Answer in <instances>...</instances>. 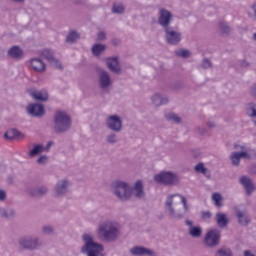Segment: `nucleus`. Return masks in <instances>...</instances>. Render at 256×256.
<instances>
[{"mask_svg":"<svg viewBox=\"0 0 256 256\" xmlns=\"http://www.w3.org/2000/svg\"><path fill=\"white\" fill-rule=\"evenodd\" d=\"M164 209L169 219L181 221L185 214L189 212V204L187 198L181 194H171L166 197Z\"/></svg>","mask_w":256,"mask_h":256,"instance_id":"nucleus-1","label":"nucleus"},{"mask_svg":"<svg viewBox=\"0 0 256 256\" xmlns=\"http://www.w3.org/2000/svg\"><path fill=\"white\" fill-rule=\"evenodd\" d=\"M97 235L105 243H115L121 237V227L113 220H103L98 225Z\"/></svg>","mask_w":256,"mask_h":256,"instance_id":"nucleus-2","label":"nucleus"},{"mask_svg":"<svg viewBox=\"0 0 256 256\" xmlns=\"http://www.w3.org/2000/svg\"><path fill=\"white\" fill-rule=\"evenodd\" d=\"M83 245L80 251L83 255L87 256H103V251L105 247L103 244L95 241V236L91 233H85L82 235Z\"/></svg>","mask_w":256,"mask_h":256,"instance_id":"nucleus-3","label":"nucleus"},{"mask_svg":"<svg viewBox=\"0 0 256 256\" xmlns=\"http://www.w3.org/2000/svg\"><path fill=\"white\" fill-rule=\"evenodd\" d=\"M73 122L71 115L64 110H57L53 115V131L57 134L67 133L70 131Z\"/></svg>","mask_w":256,"mask_h":256,"instance_id":"nucleus-4","label":"nucleus"},{"mask_svg":"<svg viewBox=\"0 0 256 256\" xmlns=\"http://www.w3.org/2000/svg\"><path fill=\"white\" fill-rule=\"evenodd\" d=\"M17 247L20 251H39L43 247V240L33 234L21 236L17 240Z\"/></svg>","mask_w":256,"mask_h":256,"instance_id":"nucleus-5","label":"nucleus"},{"mask_svg":"<svg viewBox=\"0 0 256 256\" xmlns=\"http://www.w3.org/2000/svg\"><path fill=\"white\" fill-rule=\"evenodd\" d=\"M112 192L119 201H131L133 197V187L129 183L121 180H116L112 183Z\"/></svg>","mask_w":256,"mask_h":256,"instance_id":"nucleus-6","label":"nucleus"},{"mask_svg":"<svg viewBox=\"0 0 256 256\" xmlns=\"http://www.w3.org/2000/svg\"><path fill=\"white\" fill-rule=\"evenodd\" d=\"M97 83L101 93H104V95L111 93V89H113V78H111L109 71L99 68L97 70Z\"/></svg>","mask_w":256,"mask_h":256,"instance_id":"nucleus-7","label":"nucleus"},{"mask_svg":"<svg viewBox=\"0 0 256 256\" xmlns=\"http://www.w3.org/2000/svg\"><path fill=\"white\" fill-rule=\"evenodd\" d=\"M164 39L168 45H179L183 39V34L179 31V28L169 26L164 28Z\"/></svg>","mask_w":256,"mask_h":256,"instance_id":"nucleus-8","label":"nucleus"},{"mask_svg":"<svg viewBox=\"0 0 256 256\" xmlns=\"http://www.w3.org/2000/svg\"><path fill=\"white\" fill-rule=\"evenodd\" d=\"M154 181L162 185H175L179 181V176L171 171H163L154 176Z\"/></svg>","mask_w":256,"mask_h":256,"instance_id":"nucleus-9","label":"nucleus"},{"mask_svg":"<svg viewBox=\"0 0 256 256\" xmlns=\"http://www.w3.org/2000/svg\"><path fill=\"white\" fill-rule=\"evenodd\" d=\"M105 126L114 133H121L123 131V119L117 114L109 115L105 119Z\"/></svg>","mask_w":256,"mask_h":256,"instance_id":"nucleus-10","label":"nucleus"},{"mask_svg":"<svg viewBox=\"0 0 256 256\" xmlns=\"http://www.w3.org/2000/svg\"><path fill=\"white\" fill-rule=\"evenodd\" d=\"M173 21V13L165 8H160L158 11L157 23L162 27V29H167L171 27Z\"/></svg>","mask_w":256,"mask_h":256,"instance_id":"nucleus-11","label":"nucleus"},{"mask_svg":"<svg viewBox=\"0 0 256 256\" xmlns=\"http://www.w3.org/2000/svg\"><path fill=\"white\" fill-rule=\"evenodd\" d=\"M234 215L241 227H249V224L251 223V216H249L247 208L236 206L234 208Z\"/></svg>","mask_w":256,"mask_h":256,"instance_id":"nucleus-12","label":"nucleus"},{"mask_svg":"<svg viewBox=\"0 0 256 256\" xmlns=\"http://www.w3.org/2000/svg\"><path fill=\"white\" fill-rule=\"evenodd\" d=\"M71 187V181L67 179L59 180L54 186L55 197H65L69 193Z\"/></svg>","mask_w":256,"mask_h":256,"instance_id":"nucleus-13","label":"nucleus"},{"mask_svg":"<svg viewBox=\"0 0 256 256\" xmlns=\"http://www.w3.org/2000/svg\"><path fill=\"white\" fill-rule=\"evenodd\" d=\"M221 239V232L217 229L210 230L206 233L204 243L207 247H217Z\"/></svg>","mask_w":256,"mask_h":256,"instance_id":"nucleus-14","label":"nucleus"},{"mask_svg":"<svg viewBox=\"0 0 256 256\" xmlns=\"http://www.w3.org/2000/svg\"><path fill=\"white\" fill-rule=\"evenodd\" d=\"M106 67L114 73V75H121L123 73V68L121 67V63L119 62V57H108L105 60Z\"/></svg>","mask_w":256,"mask_h":256,"instance_id":"nucleus-15","label":"nucleus"},{"mask_svg":"<svg viewBox=\"0 0 256 256\" xmlns=\"http://www.w3.org/2000/svg\"><path fill=\"white\" fill-rule=\"evenodd\" d=\"M41 55L43 58L48 61L49 65L51 67H54V69H63V64H61V61H59L57 58H55V53L51 49H44L41 52Z\"/></svg>","mask_w":256,"mask_h":256,"instance_id":"nucleus-16","label":"nucleus"},{"mask_svg":"<svg viewBox=\"0 0 256 256\" xmlns=\"http://www.w3.org/2000/svg\"><path fill=\"white\" fill-rule=\"evenodd\" d=\"M150 101L153 107H163V105H169L171 99L167 94L156 92L150 97Z\"/></svg>","mask_w":256,"mask_h":256,"instance_id":"nucleus-17","label":"nucleus"},{"mask_svg":"<svg viewBox=\"0 0 256 256\" xmlns=\"http://www.w3.org/2000/svg\"><path fill=\"white\" fill-rule=\"evenodd\" d=\"M29 64L32 71H35V73H45V71H47V65L41 58H31Z\"/></svg>","mask_w":256,"mask_h":256,"instance_id":"nucleus-18","label":"nucleus"},{"mask_svg":"<svg viewBox=\"0 0 256 256\" xmlns=\"http://www.w3.org/2000/svg\"><path fill=\"white\" fill-rule=\"evenodd\" d=\"M27 112L32 117H43L45 115V107L39 103L29 104L27 106Z\"/></svg>","mask_w":256,"mask_h":256,"instance_id":"nucleus-19","label":"nucleus"},{"mask_svg":"<svg viewBox=\"0 0 256 256\" xmlns=\"http://www.w3.org/2000/svg\"><path fill=\"white\" fill-rule=\"evenodd\" d=\"M27 195L30 197H45L49 193V187L47 186H37L35 188H27Z\"/></svg>","mask_w":256,"mask_h":256,"instance_id":"nucleus-20","label":"nucleus"},{"mask_svg":"<svg viewBox=\"0 0 256 256\" xmlns=\"http://www.w3.org/2000/svg\"><path fill=\"white\" fill-rule=\"evenodd\" d=\"M239 183L242 185V187H244L247 195H251V193L255 191V184L253 183V180L249 178V176L240 177Z\"/></svg>","mask_w":256,"mask_h":256,"instance_id":"nucleus-21","label":"nucleus"},{"mask_svg":"<svg viewBox=\"0 0 256 256\" xmlns=\"http://www.w3.org/2000/svg\"><path fill=\"white\" fill-rule=\"evenodd\" d=\"M135 196L136 199H145V188L143 187V181L138 180L134 183L132 187V197Z\"/></svg>","mask_w":256,"mask_h":256,"instance_id":"nucleus-22","label":"nucleus"},{"mask_svg":"<svg viewBox=\"0 0 256 256\" xmlns=\"http://www.w3.org/2000/svg\"><path fill=\"white\" fill-rule=\"evenodd\" d=\"M250 156L247 152H232L230 156L231 163L234 167H239L241 159H249Z\"/></svg>","mask_w":256,"mask_h":256,"instance_id":"nucleus-23","label":"nucleus"},{"mask_svg":"<svg viewBox=\"0 0 256 256\" xmlns=\"http://www.w3.org/2000/svg\"><path fill=\"white\" fill-rule=\"evenodd\" d=\"M15 215H17V211L13 207H0V217L2 219H7L8 221H11L15 219Z\"/></svg>","mask_w":256,"mask_h":256,"instance_id":"nucleus-24","label":"nucleus"},{"mask_svg":"<svg viewBox=\"0 0 256 256\" xmlns=\"http://www.w3.org/2000/svg\"><path fill=\"white\" fill-rule=\"evenodd\" d=\"M4 139L13 141V139H25V134L15 128H11L4 133Z\"/></svg>","mask_w":256,"mask_h":256,"instance_id":"nucleus-25","label":"nucleus"},{"mask_svg":"<svg viewBox=\"0 0 256 256\" xmlns=\"http://www.w3.org/2000/svg\"><path fill=\"white\" fill-rule=\"evenodd\" d=\"M30 96L36 101H47L49 99V93L47 90H29Z\"/></svg>","mask_w":256,"mask_h":256,"instance_id":"nucleus-26","label":"nucleus"},{"mask_svg":"<svg viewBox=\"0 0 256 256\" xmlns=\"http://www.w3.org/2000/svg\"><path fill=\"white\" fill-rule=\"evenodd\" d=\"M214 221H216L220 229H225V227L229 225V218L227 217V214L223 212H217L214 216Z\"/></svg>","mask_w":256,"mask_h":256,"instance_id":"nucleus-27","label":"nucleus"},{"mask_svg":"<svg viewBox=\"0 0 256 256\" xmlns=\"http://www.w3.org/2000/svg\"><path fill=\"white\" fill-rule=\"evenodd\" d=\"M131 255L134 256H145V255H153V250L149 248H145L143 246H134L130 249Z\"/></svg>","mask_w":256,"mask_h":256,"instance_id":"nucleus-28","label":"nucleus"},{"mask_svg":"<svg viewBox=\"0 0 256 256\" xmlns=\"http://www.w3.org/2000/svg\"><path fill=\"white\" fill-rule=\"evenodd\" d=\"M43 151H45V146H43V144L33 143L32 148L29 147L28 156L31 158L37 157V155H41Z\"/></svg>","mask_w":256,"mask_h":256,"instance_id":"nucleus-29","label":"nucleus"},{"mask_svg":"<svg viewBox=\"0 0 256 256\" xmlns=\"http://www.w3.org/2000/svg\"><path fill=\"white\" fill-rule=\"evenodd\" d=\"M8 55L11 59H23V49L19 46H13L9 49Z\"/></svg>","mask_w":256,"mask_h":256,"instance_id":"nucleus-30","label":"nucleus"},{"mask_svg":"<svg viewBox=\"0 0 256 256\" xmlns=\"http://www.w3.org/2000/svg\"><path fill=\"white\" fill-rule=\"evenodd\" d=\"M218 30L219 33H221L224 37H228V35H231V32L233 29H231V26L225 21H220L218 23Z\"/></svg>","mask_w":256,"mask_h":256,"instance_id":"nucleus-31","label":"nucleus"},{"mask_svg":"<svg viewBox=\"0 0 256 256\" xmlns=\"http://www.w3.org/2000/svg\"><path fill=\"white\" fill-rule=\"evenodd\" d=\"M105 49H107V45L96 43L92 46V55H94V57H100L103 55V53H105Z\"/></svg>","mask_w":256,"mask_h":256,"instance_id":"nucleus-32","label":"nucleus"},{"mask_svg":"<svg viewBox=\"0 0 256 256\" xmlns=\"http://www.w3.org/2000/svg\"><path fill=\"white\" fill-rule=\"evenodd\" d=\"M166 121H170L171 123H175L176 125H181L183 123V119L180 118L175 112H167L164 115Z\"/></svg>","mask_w":256,"mask_h":256,"instance_id":"nucleus-33","label":"nucleus"},{"mask_svg":"<svg viewBox=\"0 0 256 256\" xmlns=\"http://www.w3.org/2000/svg\"><path fill=\"white\" fill-rule=\"evenodd\" d=\"M105 142L107 145H117V143H119V137L116 132H111L105 137Z\"/></svg>","mask_w":256,"mask_h":256,"instance_id":"nucleus-34","label":"nucleus"},{"mask_svg":"<svg viewBox=\"0 0 256 256\" xmlns=\"http://www.w3.org/2000/svg\"><path fill=\"white\" fill-rule=\"evenodd\" d=\"M189 235L194 237V239H199L203 235V229L199 226H194L189 228Z\"/></svg>","mask_w":256,"mask_h":256,"instance_id":"nucleus-35","label":"nucleus"},{"mask_svg":"<svg viewBox=\"0 0 256 256\" xmlns=\"http://www.w3.org/2000/svg\"><path fill=\"white\" fill-rule=\"evenodd\" d=\"M214 256H233V251L231 248L223 246L215 252Z\"/></svg>","mask_w":256,"mask_h":256,"instance_id":"nucleus-36","label":"nucleus"},{"mask_svg":"<svg viewBox=\"0 0 256 256\" xmlns=\"http://www.w3.org/2000/svg\"><path fill=\"white\" fill-rule=\"evenodd\" d=\"M79 39V33H77V31L72 30L68 33L67 37H66V42L67 43H76V41H78Z\"/></svg>","mask_w":256,"mask_h":256,"instance_id":"nucleus-37","label":"nucleus"},{"mask_svg":"<svg viewBox=\"0 0 256 256\" xmlns=\"http://www.w3.org/2000/svg\"><path fill=\"white\" fill-rule=\"evenodd\" d=\"M111 11L115 15H123L125 13V6L123 4H113Z\"/></svg>","mask_w":256,"mask_h":256,"instance_id":"nucleus-38","label":"nucleus"},{"mask_svg":"<svg viewBox=\"0 0 256 256\" xmlns=\"http://www.w3.org/2000/svg\"><path fill=\"white\" fill-rule=\"evenodd\" d=\"M174 53L176 57H181L182 59H189V57H191V52L186 49H178V50H175Z\"/></svg>","mask_w":256,"mask_h":256,"instance_id":"nucleus-39","label":"nucleus"},{"mask_svg":"<svg viewBox=\"0 0 256 256\" xmlns=\"http://www.w3.org/2000/svg\"><path fill=\"white\" fill-rule=\"evenodd\" d=\"M212 201H214L216 207H223V196L221 195V193H214L212 195Z\"/></svg>","mask_w":256,"mask_h":256,"instance_id":"nucleus-40","label":"nucleus"},{"mask_svg":"<svg viewBox=\"0 0 256 256\" xmlns=\"http://www.w3.org/2000/svg\"><path fill=\"white\" fill-rule=\"evenodd\" d=\"M55 227L52 225H44L42 226V235H54Z\"/></svg>","mask_w":256,"mask_h":256,"instance_id":"nucleus-41","label":"nucleus"},{"mask_svg":"<svg viewBox=\"0 0 256 256\" xmlns=\"http://www.w3.org/2000/svg\"><path fill=\"white\" fill-rule=\"evenodd\" d=\"M195 171L196 173H201L202 175H207V168L205 167V164H203V162L198 163L195 166Z\"/></svg>","mask_w":256,"mask_h":256,"instance_id":"nucleus-42","label":"nucleus"},{"mask_svg":"<svg viewBox=\"0 0 256 256\" xmlns=\"http://www.w3.org/2000/svg\"><path fill=\"white\" fill-rule=\"evenodd\" d=\"M247 13H248V17L252 19V21H256V4H252L249 7Z\"/></svg>","mask_w":256,"mask_h":256,"instance_id":"nucleus-43","label":"nucleus"},{"mask_svg":"<svg viewBox=\"0 0 256 256\" xmlns=\"http://www.w3.org/2000/svg\"><path fill=\"white\" fill-rule=\"evenodd\" d=\"M200 67L202 69H211L213 67V63L211 62V60L204 58L200 63Z\"/></svg>","mask_w":256,"mask_h":256,"instance_id":"nucleus-44","label":"nucleus"},{"mask_svg":"<svg viewBox=\"0 0 256 256\" xmlns=\"http://www.w3.org/2000/svg\"><path fill=\"white\" fill-rule=\"evenodd\" d=\"M211 217H213V214L211 213V211H202L201 212V219H203V221H209V219H211Z\"/></svg>","mask_w":256,"mask_h":256,"instance_id":"nucleus-45","label":"nucleus"},{"mask_svg":"<svg viewBox=\"0 0 256 256\" xmlns=\"http://www.w3.org/2000/svg\"><path fill=\"white\" fill-rule=\"evenodd\" d=\"M7 201V191L0 189V202L5 203Z\"/></svg>","mask_w":256,"mask_h":256,"instance_id":"nucleus-46","label":"nucleus"},{"mask_svg":"<svg viewBox=\"0 0 256 256\" xmlns=\"http://www.w3.org/2000/svg\"><path fill=\"white\" fill-rule=\"evenodd\" d=\"M98 41H105L107 39V33L105 31H100L97 34Z\"/></svg>","mask_w":256,"mask_h":256,"instance_id":"nucleus-47","label":"nucleus"},{"mask_svg":"<svg viewBox=\"0 0 256 256\" xmlns=\"http://www.w3.org/2000/svg\"><path fill=\"white\" fill-rule=\"evenodd\" d=\"M249 93L254 99H256V83L250 86Z\"/></svg>","mask_w":256,"mask_h":256,"instance_id":"nucleus-48","label":"nucleus"},{"mask_svg":"<svg viewBox=\"0 0 256 256\" xmlns=\"http://www.w3.org/2000/svg\"><path fill=\"white\" fill-rule=\"evenodd\" d=\"M49 159V157L47 156H40L38 159H37V163L39 165H45V163H47V160Z\"/></svg>","mask_w":256,"mask_h":256,"instance_id":"nucleus-49","label":"nucleus"},{"mask_svg":"<svg viewBox=\"0 0 256 256\" xmlns=\"http://www.w3.org/2000/svg\"><path fill=\"white\" fill-rule=\"evenodd\" d=\"M196 131L199 133V135H205V133H207V130L201 126H197Z\"/></svg>","mask_w":256,"mask_h":256,"instance_id":"nucleus-50","label":"nucleus"},{"mask_svg":"<svg viewBox=\"0 0 256 256\" xmlns=\"http://www.w3.org/2000/svg\"><path fill=\"white\" fill-rule=\"evenodd\" d=\"M207 127H208L209 129H215V127H217V124H215L214 121H208V122H207Z\"/></svg>","mask_w":256,"mask_h":256,"instance_id":"nucleus-51","label":"nucleus"},{"mask_svg":"<svg viewBox=\"0 0 256 256\" xmlns=\"http://www.w3.org/2000/svg\"><path fill=\"white\" fill-rule=\"evenodd\" d=\"M51 147H53V142H48L46 147H44V151L48 152L51 150Z\"/></svg>","mask_w":256,"mask_h":256,"instance_id":"nucleus-52","label":"nucleus"},{"mask_svg":"<svg viewBox=\"0 0 256 256\" xmlns=\"http://www.w3.org/2000/svg\"><path fill=\"white\" fill-rule=\"evenodd\" d=\"M244 256H255V254H253V252H251V250H245Z\"/></svg>","mask_w":256,"mask_h":256,"instance_id":"nucleus-53","label":"nucleus"},{"mask_svg":"<svg viewBox=\"0 0 256 256\" xmlns=\"http://www.w3.org/2000/svg\"><path fill=\"white\" fill-rule=\"evenodd\" d=\"M241 67H249V62H247V60H242Z\"/></svg>","mask_w":256,"mask_h":256,"instance_id":"nucleus-54","label":"nucleus"},{"mask_svg":"<svg viewBox=\"0 0 256 256\" xmlns=\"http://www.w3.org/2000/svg\"><path fill=\"white\" fill-rule=\"evenodd\" d=\"M186 225H188V227H195L193 226V222L191 220H186Z\"/></svg>","mask_w":256,"mask_h":256,"instance_id":"nucleus-55","label":"nucleus"},{"mask_svg":"<svg viewBox=\"0 0 256 256\" xmlns=\"http://www.w3.org/2000/svg\"><path fill=\"white\" fill-rule=\"evenodd\" d=\"M14 1L15 3H23L25 0H12Z\"/></svg>","mask_w":256,"mask_h":256,"instance_id":"nucleus-56","label":"nucleus"},{"mask_svg":"<svg viewBox=\"0 0 256 256\" xmlns=\"http://www.w3.org/2000/svg\"><path fill=\"white\" fill-rule=\"evenodd\" d=\"M235 149H239V146L235 145Z\"/></svg>","mask_w":256,"mask_h":256,"instance_id":"nucleus-57","label":"nucleus"}]
</instances>
